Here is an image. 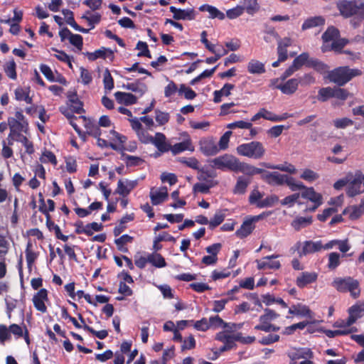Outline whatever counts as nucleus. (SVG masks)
<instances>
[{"instance_id": "1", "label": "nucleus", "mask_w": 364, "mask_h": 364, "mask_svg": "<svg viewBox=\"0 0 364 364\" xmlns=\"http://www.w3.org/2000/svg\"><path fill=\"white\" fill-rule=\"evenodd\" d=\"M362 71L358 68H350L348 66H341L328 72L327 78L338 87H342L350 81L354 77L360 76Z\"/></svg>"}, {"instance_id": "2", "label": "nucleus", "mask_w": 364, "mask_h": 364, "mask_svg": "<svg viewBox=\"0 0 364 364\" xmlns=\"http://www.w3.org/2000/svg\"><path fill=\"white\" fill-rule=\"evenodd\" d=\"M236 150L239 155L254 159L263 158L266 152L263 144L257 141L240 144L237 147Z\"/></svg>"}, {"instance_id": "3", "label": "nucleus", "mask_w": 364, "mask_h": 364, "mask_svg": "<svg viewBox=\"0 0 364 364\" xmlns=\"http://www.w3.org/2000/svg\"><path fill=\"white\" fill-rule=\"evenodd\" d=\"M336 6L340 14L345 18L358 15L360 21L364 19V2L358 5L355 1L339 0Z\"/></svg>"}, {"instance_id": "4", "label": "nucleus", "mask_w": 364, "mask_h": 364, "mask_svg": "<svg viewBox=\"0 0 364 364\" xmlns=\"http://www.w3.org/2000/svg\"><path fill=\"white\" fill-rule=\"evenodd\" d=\"M332 286L338 291H349L350 295L355 299L358 298L360 294L358 281L350 277L345 278L336 277L333 281Z\"/></svg>"}, {"instance_id": "5", "label": "nucleus", "mask_w": 364, "mask_h": 364, "mask_svg": "<svg viewBox=\"0 0 364 364\" xmlns=\"http://www.w3.org/2000/svg\"><path fill=\"white\" fill-rule=\"evenodd\" d=\"M238 161L235 156L226 154L213 159L210 163L213 168L235 172Z\"/></svg>"}, {"instance_id": "6", "label": "nucleus", "mask_w": 364, "mask_h": 364, "mask_svg": "<svg viewBox=\"0 0 364 364\" xmlns=\"http://www.w3.org/2000/svg\"><path fill=\"white\" fill-rule=\"evenodd\" d=\"M347 325H353L364 316V301H358L348 309Z\"/></svg>"}, {"instance_id": "7", "label": "nucleus", "mask_w": 364, "mask_h": 364, "mask_svg": "<svg viewBox=\"0 0 364 364\" xmlns=\"http://www.w3.org/2000/svg\"><path fill=\"white\" fill-rule=\"evenodd\" d=\"M262 179L272 186H282L285 183L287 174H281L279 172H268L262 175Z\"/></svg>"}, {"instance_id": "8", "label": "nucleus", "mask_w": 364, "mask_h": 364, "mask_svg": "<svg viewBox=\"0 0 364 364\" xmlns=\"http://www.w3.org/2000/svg\"><path fill=\"white\" fill-rule=\"evenodd\" d=\"M289 117V116L288 115L287 113H284L282 116H278V115L262 108L259 110V112H257L256 114H255L252 117L251 121L255 122V121L258 120L259 119H260L261 117H262L265 119H267V120H269L272 122H279V121L284 120V119H287Z\"/></svg>"}, {"instance_id": "9", "label": "nucleus", "mask_w": 364, "mask_h": 364, "mask_svg": "<svg viewBox=\"0 0 364 364\" xmlns=\"http://www.w3.org/2000/svg\"><path fill=\"white\" fill-rule=\"evenodd\" d=\"M48 300V291L46 289H40L33 298V302L35 308L42 312L45 313L47 311L45 301Z\"/></svg>"}, {"instance_id": "10", "label": "nucleus", "mask_w": 364, "mask_h": 364, "mask_svg": "<svg viewBox=\"0 0 364 364\" xmlns=\"http://www.w3.org/2000/svg\"><path fill=\"white\" fill-rule=\"evenodd\" d=\"M149 139V141H151V143L153 144L161 153L167 152L171 148V145L166 143V136L162 133L157 132L154 136Z\"/></svg>"}, {"instance_id": "11", "label": "nucleus", "mask_w": 364, "mask_h": 364, "mask_svg": "<svg viewBox=\"0 0 364 364\" xmlns=\"http://www.w3.org/2000/svg\"><path fill=\"white\" fill-rule=\"evenodd\" d=\"M199 145L200 151L205 156H213L219 151L218 146L212 139H202Z\"/></svg>"}, {"instance_id": "12", "label": "nucleus", "mask_w": 364, "mask_h": 364, "mask_svg": "<svg viewBox=\"0 0 364 364\" xmlns=\"http://www.w3.org/2000/svg\"><path fill=\"white\" fill-rule=\"evenodd\" d=\"M89 60L94 61L97 58L106 59L107 58L113 61L114 58V53L109 48L102 47L93 53L87 52L86 53Z\"/></svg>"}, {"instance_id": "13", "label": "nucleus", "mask_w": 364, "mask_h": 364, "mask_svg": "<svg viewBox=\"0 0 364 364\" xmlns=\"http://www.w3.org/2000/svg\"><path fill=\"white\" fill-rule=\"evenodd\" d=\"M8 124L10 129L9 135H14V134L18 132H24L26 134L28 131V123L27 121L17 122L16 119H14L13 117H9Z\"/></svg>"}, {"instance_id": "14", "label": "nucleus", "mask_w": 364, "mask_h": 364, "mask_svg": "<svg viewBox=\"0 0 364 364\" xmlns=\"http://www.w3.org/2000/svg\"><path fill=\"white\" fill-rule=\"evenodd\" d=\"M360 175L356 176L347 186L346 194L349 197H354L363 192Z\"/></svg>"}, {"instance_id": "15", "label": "nucleus", "mask_w": 364, "mask_h": 364, "mask_svg": "<svg viewBox=\"0 0 364 364\" xmlns=\"http://www.w3.org/2000/svg\"><path fill=\"white\" fill-rule=\"evenodd\" d=\"M317 277L318 274L316 272H304L297 277L296 279V284L299 288H304L306 285L316 282Z\"/></svg>"}, {"instance_id": "16", "label": "nucleus", "mask_w": 364, "mask_h": 364, "mask_svg": "<svg viewBox=\"0 0 364 364\" xmlns=\"http://www.w3.org/2000/svg\"><path fill=\"white\" fill-rule=\"evenodd\" d=\"M298 86L299 79L291 78L284 84L276 85V88L280 90L285 95H292L296 91Z\"/></svg>"}, {"instance_id": "17", "label": "nucleus", "mask_w": 364, "mask_h": 364, "mask_svg": "<svg viewBox=\"0 0 364 364\" xmlns=\"http://www.w3.org/2000/svg\"><path fill=\"white\" fill-rule=\"evenodd\" d=\"M321 249H323V245L321 241H305L304 242L302 250L299 252V254L300 257H302L303 255L319 252Z\"/></svg>"}, {"instance_id": "18", "label": "nucleus", "mask_w": 364, "mask_h": 364, "mask_svg": "<svg viewBox=\"0 0 364 364\" xmlns=\"http://www.w3.org/2000/svg\"><path fill=\"white\" fill-rule=\"evenodd\" d=\"M288 356L291 360L295 361L301 358H312L314 354L309 348H299L289 352Z\"/></svg>"}, {"instance_id": "19", "label": "nucleus", "mask_w": 364, "mask_h": 364, "mask_svg": "<svg viewBox=\"0 0 364 364\" xmlns=\"http://www.w3.org/2000/svg\"><path fill=\"white\" fill-rule=\"evenodd\" d=\"M67 97L74 112L77 114L85 112V109H83V104L79 100L76 92H68Z\"/></svg>"}, {"instance_id": "20", "label": "nucleus", "mask_w": 364, "mask_h": 364, "mask_svg": "<svg viewBox=\"0 0 364 364\" xmlns=\"http://www.w3.org/2000/svg\"><path fill=\"white\" fill-rule=\"evenodd\" d=\"M150 198L154 205H159L164 202L168 198V191L166 187H161L159 191L154 192V188L151 189Z\"/></svg>"}, {"instance_id": "21", "label": "nucleus", "mask_w": 364, "mask_h": 364, "mask_svg": "<svg viewBox=\"0 0 364 364\" xmlns=\"http://www.w3.org/2000/svg\"><path fill=\"white\" fill-rule=\"evenodd\" d=\"M114 95L119 103H123L126 106L134 105L137 102V97L129 92H117Z\"/></svg>"}, {"instance_id": "22", "label": "nucleus", "mask_w": 364, "mask_h": 364, "mask_svg": "<svg viewBox=\"0 0 364 364\" xmlns=\"http://www.w3.org/2000/svg\"><path fill=\"white\" fill-rule=\"evenodd\" d=\"M302 190L304 191L300 194V196L302 198L308 199L313 203L318 202L319 203L320 200H322V196L316 193L313 187L308 188L305 186Z\"/></svg>"}, {"instance_id": "23", "label": "nucleus", "mask_w": 364, "mask_h": 364, "mask_svg": "<svg viewBox=\"0 0 364 364\" xmlns=\"http://www.w3.org/2000/svg\"><path fill=\"white\" fill-rule=\"evenodd\" d=\"M79 119H82L85 122V126L87 129L86 132L88 135L95 138H98L101 135V130L97 125L92 124L90 120L87 119L85 116H80Z\"/></svg>"}, {"instance_id": "24", "label": "nucleus", "mask_w": 364, "mask_h": 364, "mask_svg": "<svg viewBox=\"0 0 364 364\" xmlns=\"http://www.w3.org/2000/svg\"><path fill=\"white\" fill-rule=\"evenodd\" d=\"M255 226L252 220H246L243 222L240 229H238L235 234L240 238H244L249 235L253 230Z\"/></svg>"}, {"instance_id": "25", "label": "nucleus", "mask_w": 364, "mask_h": 364, "mask_svg": "<svg viewBox=\"0 0 364 364\" xmlns=\"http://www.w3.org/2000/svg\"><path fill=\"white\" fill-rule=\"evenodd\" d=\"M309 68L314 69L321 75H324L326 73L328 74L329 72V66L317 58H311L309 63Z\"/></svg>"}, {"instance_id": "26", "label": "nucleus", "mask_w": 364, "mask_h": 364, "mask_svg": "<svg viewBox=\"0 0 364 364\" xmlns=\"http://www.w3.org/2000/svg\"><path fill=\"white\" fill-rule=\"evenodd\" d=\"M325 19L321 16H314L307 18L302 25V30H306L316 26H323Z\"/></svg>"}, {"instance_id": "27", "label": "nucleus", "mask_w": 364, "mask_h": 364, "mask_svg": "<svg viewBox=\"0 0 364 364\" xmlns=\"http://www.w3.org/2000/svg\"><path fill=\"white\" fill-rule=\"evenodd\" d=\"M235 87L234 85L226 83L223 87L220 90H215L213 93L214 99L213 101L215 103L221 102V97L223 96L228 97L231 94V90Z\"/></svg>"}, {"instance_id": "28", "label": "nucleus", "mask_w": 364, "mask_h": 364, "mask_svg": "<svg viewBox=\"0 0 364 364\" xmlns=\"http://www.w3.org/2000/svg\"><path fill=\"white\" fill-rule=\"evenodd\" d=\"M199 10L201 11H208L209 13V18H218L223 20L225 18L224 13L219 11L217 8L210 5H202L200 6Z\"/></svg>"}, {"instance_id": "29", "label": "nucleus", "mask_w": 364, "mask_h": 364, "mask_svg": "<svg viewBox=\"0 0 364 364\" xmlns=\"http://www.w3.org/2000/svg\"><path fill=\"white\" fill-rule=\"evenodd\" d=\"M217 181L213 180L207 181L206 183H197L193 187L194 193H208L210 191V188L216 186Z\"/></svg>"}, {"instance_id": "30", "label": "nucleus", "mask_w": 364, "mask_h": 364, "mask_svg": "<svg viewBox=\"0 0 364 364\" xmlns=\"http://www.w3.org/2000/svg\"><path fill=\"white\" fill-rule=\"evenodd\" d=\"M247 70L252 74H262L265 72V68L262 63L256 60H251L248 63Z\"/></svg>"}, {"instance_id": "31", "label": "nucleus", "mask_w": 364, "mask_h": 364, "mask_svg": "<svg viewBox=\"0 0 364 364\" xmlns=\"http://www.w3.org/2000/svg\"><path fill=\"white\" fill-rule=\"evenodd\" d=\"M312 223V217H298L291 222V226L296 230H299L301 228H306L311 225Z\"/></svg>"}, {"instance_id": "32", "label": "nucleus", "mask_w": 364, "mask_h": 364, "mask_svg": "<svg viewBox=\"0 0 364 364\" xmlns=\"http://www.w3.org/2000/svg\"><path fill=\"white\" fill-rule=\"evenodd\" d=\"M311 58L308 53H302L299 56L294 58L292 64L294 67L298 70L301 68L303 65H306L309 68V63Z\"/></svg>"}, {"instance_id": "33", "label": "nucleus", "mask_w": 364, "mask_h": 364, "mask_svg": "<svg viewBox=\"0 0 364 364\" xmlns=\"http://www.w3.org/2000/svg\"><path fill=\"white\" fill-rule=\"evenodd\" d=\"M195 11L191 9H178L176 16H173L175 20H193L195 18Z\"/></svg>"}, {"instance_id": "34", "label": "nucleus", "mask_w": 364, "mask_h": 364, "mask_svg": "<svg viewBox=\"0 0 364 364\" xmlns=\"http://www.w3.org/2000/svg\"><path fill=\"white\" fill-rule=\"evenodd\" d=\"M149 262L156 267L161 268L166 265L164 258L158 253H152L148 255Z\"/></svg>"}, {"instance_id": "35", "label": "nucleus", "mask_w": 364, "mask_h": 364, "mask_svg": "<svg viewBox=\"0 0 364 364\" xmlns=\"http://www.w3.org/2000/svg\"><path fill=\"white\" fill-rule=\"evenodd\" d=\"M289 313L291 314L299 316H309L311 314V310L308 306L299 304L297 305H293L289 309Z\"/></svg>"}, {"instance_id": "36", "label": "nucleus", "mask_w": 364, "mask_h": 364, "mask_svg": "<svg viewBox=\"0 0 364 364\" xmlns=\"http://www.w3.org/2000/svg\"><path fill=\"white\" fill-rule=\"evenodd\" d=\"M332 97H333V87H322L318 92L317 99L320 102H326Z\"/></svg>"}, {"instance_id": "37", "label": "nucleus", "mask_w": 364, "mask_h": 364, "mask_svg": "<svg viewBox=\"0 0 364 364\" xmlns=\"http://www.w3.org/2000/svg\"><path fill=\"white\" fill-rule=\"evenodd\" d=\"M60 112L68 119L70 120V125L74 128V129L78 133V134L81 136V132L78 126L76 123L74 122V119H76L77 117L73 114V110H70L68 108H60Z\"/></svg>"}, {"instance_id": "38", "label": "nucleus", "mask_w": 364, "mask_h": 364, "mask_svg": "<svg viewBox=\"0 0 364 364\" xmlns=\"http://www.w3.org/2000/svg\"><path fill=\"white\" fill-rule=\"evenodd\" d=\"M191 143L190 141H184L180 143L175 144L171 146L170 150L173 154H179L185 150L193 151V148H191Z\"/></svg>"}, {"instance_id": "39", "label": "nucleus", "mask_w": 364, "mask_h": 364, "mask_svg": "<svg viewBox=\"0 0 364 364\" xmlns=\"http://www.w3.org/2000/svg\"><path fill=\"white\" fill-rule=\"evenodd\" d=\"M339 36V31L333 26H330L322 35L323 42H329L337 38Z\"/></svg>"}, {"instance_id": "40", "label": "nucleus", "mask_w": 364, "mask_h": 364, "mask_svg": "<svg viewBox=\"0 0 364 364\" xmlns=\"http://www.w3.org/2000/svg\"><path fill=\"white\" fill-rule=\"evenodd\" d=\"M284 184H287L292 191L302 190L305 188V186L303 184V183L296 181L294 178L289 176V175H287Z\"/></svg>"}, {"instance_id": "41", "label": "nucleus", "mask_w": 364, "mask_h": 364, "mask_svg": "<svg viewBox=\"0 0 364 364\" xmlns=\"http://www.w3.org/2000/svg\"><path fill=\"white\" fill-rule=\"evenodd\" d=\"M279 201V197L276 195H272L266 198L259 201L257 204L258 208L271 207Z\"/></svg>"}, {"instance_id": "42", "label": "nucleus", "mask_w": 364, "mask_h": 364, "mask_svg": "<svg viewBox=\"0 0 364 364\" xmlns=\"http://www.w3.org/2000/svg\"><path fill=\"white\" fill-rule=\"evenodd\" d=\"M123 160L126 161L127 166H136L144 162V160L138 156H130L122 153Z\"/></svg>"}, {"instance_id": "43", "label": "nucleus", "mask_w": 364, "mask_h": 364, "mask_svg": "<svg viewBox=\"0 0 364 364\" xmlns=\"http://www.w3.org/2000/svg\"><path fill=\"white\" fill-rule=\"evenodd\" d=\"M279 316V315L274 311L269 309H265L264 314L259 317V321L261 323H269V321H273L278 318Z\"/></svg>"}, {"instance_id": "44", "label": "nucleus", "mask_w": 364, "mask_h": 364, "mask_svg": "<svg viewBox=\"0 0 364 364\" xmlns=\"http://www.w3.org/2000/svg\"><path fill=\"white\" fill-rule=\"evenodd\" d=\"M237 172H241L246 175L252 176L253 175V166H252L249 164L245 163V162H241L239 160L235 173H237Z\"/></svg>"}, {"instance_id": "45", "label": "nucleus", "mask_w": 364, "mask_h": 364, "mask_svg": "<svg viewBox=\"0 0 364 364\" xmlns=\"http://www.w3.org/2000/svg\"><path fill=\"white\" fill-rule=\"evenodd\" d=\"M245 5V9L249 14H254L259 11V6L257 0H244Z\"/></svg>"}, {"instance_id": "46", "label": "nucleus", "mask_w": 364, "mask_h": 364, "mask_svg": "<svg viewBox=\"0 0 364 364\" xmlns=\"http://www.w3.org/2000/svg\"><path fill=\"white\" fill-rule=\"evenodd\" d=\"M300 178L309 182L314 181L319 178V175L311 169L306 168L303 171Z\"/></svg>"}, {"instance_id": "47", "label": "nucleus", "mask_w": 364, "mask_h": 364, "mask_svg": "<svg viewBox=\"0 0 364 364\" xmlns=\"http://www.w3.org/2000/svg\"><path fill=\"white\" fill-rule=\"evenodd\" d=\"M4 71L9 77L13 80L16 79V63L14 60L6 63Z\"/></svg>"}, {"instance_id": "48", "label": "nucleus", "mask_w": 364, "mask_h": 364, "mask_svg": "<svg viewBox=\"0 0 364 364\" xmlns=\"http://www.w3.org/2000/svg\"><path fill=\"white\" fill-rule=\"evenodd\" d=\"M225 219V214L222 213L221 210L217 212L213 218L209 220V228L210 229H214L219 225H220Z\"/></svg>"}, {"instance_id": "49", "label": "nucleus", "mask_w": 364, "mask_h": 364, "mask_svg": "<svg viewBox=\"0 0 364 364\" xmlns=\"http://www.w3.org/2000/svg\"><path fill=\"white\" fill-rule=\"evenodd\" d=\"M39 196L41 197L40 198V201L41 203V205H40L39 207V210L46 214V225L48 227V228L51 230V225H53V222L51 221L50 220V214L48 213V211L47 210V209L46 208V205L44 203V200L43 198V196L41 193H39Z\"/></svg>"}, {"instance_id": "50", "label": "nucleus", "mask_w": 364, "mask_h": 364, "mask_svg": "<svg viewBox=\"0 0 364 364\" xmlns=\"http://www.w3.org/2000/svg\"><path fill=\"white\" fill-rule=\"evenodd\" d=\"M340 264V255L337 252H331L328 255V267L330 269H336Z\"/></svg>"}, {"instance_id": "51", "label": "nucleus", "mask_w": 364, "mask_h": 364, "mask_svg": "<svg viewBox=\"0 0 364 364\" xmlns=\"http://www.w3.org/2000/svg\"><path fill=\"white\" fill-rule=\"evenodd\" d=\"M245 10V7L242 6H237L235 8L230 9L227 11V17L230 19H234L241 16Z\"/></svg>"}, {"instance_id": "52", "label": "nucleus", "mask_w": 364, "mask_h": 364, "mask_svg": "<svg viewBox=\"0 0 364 364\" xmlns=\"http://www.w3.org/2000/svg\"><path fill=\"white\" fill-rule=\"evenodd\" d=\"M349 95L350 93L347 90L341 88L338 86L333 87V97L341 100H346Z\"/></svg>"}, {"instance_id": "53", "label": "nucleus", "mask_w": 364, "mask_h": 364, "mask_svg": "<svg viewBox=\"0 0 364 364\" xmlns=\"http://www.w3.org/2000/svg\"><path fill=\"white\" fill-rule=\"evenodd\" d=\"M136 48L138 50H141V51L139 53H138V54H137L138 57L144 56V57H147L149 58H151V55L150 51L148 48V46H147L146 43L142 42V41H139L136 44Z\"/></svg>"}, {"instance_id": "54", "label": "nucleus", "mask_w": 364, "mask_h": 364, "mask_svg": "<svg viewBox=\"0 0 364 364\" xmlns=\"http://www.w3.org/2000/svg\"><path fill=\"white\" fill-rule=\"evenodd\" d=\"M103 77L105 88L111 90L114 87V80L107 68L105 69Z\"/></svg>"}, {"instance_id": "55", "label": "nucleus", "mask_w": 364, "mask_h": 364, "mask_svg": "<svg viewBox=\"0 0 364 364\" xmlns=\"http://www.w3.org/2000/svg\"><path fill=\"white\" fill-rule=\"evenodd\" d=\"M179 161L181 162L182 164H186L187 166H188L191 168H193L196 170H199V167H198L199 162L194 157L181 158V159H179Z\"/></svg>"}, {"instance_id": "56", "label": "nucleus", "mask_w": 364, "mask_h": 364, "mask_svg": "<svg viewBox=\"0 0 364 364\" xmlns=\"http://www.w3.org/2000/svg\"><path fill=\"white\" fill-rule=\"evenodd\" d=\"M63 15L66 18V23L69 25H70L73 28L76 29L77 28H79V26L77 24V23L75 21L74 17H73V13L69 9H63L62 11Z\"/></svg>"}, {"instance_id": "57", "label": "nucleus", "mask_w": 364, "mask_h": 364, "mask_svg": "<svg viewBox=\"0 0 364 364\" xmlns=\"http://www.w3.org/2000/svg\"><path fill=\"white\" fill-rule=\"evenodd\" d=\"M82 327L85 330L87 331L88 332H90V333L95 336L96 337H97L100 339H104L108 335V332L106 330H102V331H97L95 329H93L92 327L87 326V324H85Z\"/></svg>"}, {"instance_id": "58", "label": "nucleus", "mask_w": 364, "mask_h": 364, "mask_svg": "<svg viewBox=\"0 0 364 364\" xmlns=\"http://www.w3.org/2000/svg\"><path fill=\"white\" fill-rule=\"evenodd\" d=\"M353 124V120L347 117L336 119L333 121L334 126L338 129H343Z\"/></svg>"}, {"instance_id": "59", "label": "nucleus", "mask_w": 364, "mask_h": 364, "mask_svg": "<svg viewBox=\"0 0 364 364\" xmlns=\"http://www.w3.org/2000/svg\"><path fill=\"white\" fill-rule=\"evenodd\" d=\"M40 159L43 163H46L49 161L55 166L57 164V160L55 154L50 151H44Z\"/></svg>"}, {"instance_id": "60", "label": "nucleus", "mask_w": 364, "mask_h": 364, "mask_svg": "<svg viewBox=\"0 0 364 364\" xmlns=\"http://www.w3.org/2000/svg\"><path fill=\"white\" fill-rule=\"evenodd\" d=\"M231 134L232 132L228 131L220 137L219 141V151L225 150L228 147V143Z\"/></svg>"}, {"instance_id": "61", "label": "nucleus", "mask_w": 364, "mask_h": 364, "mask_svg": "<svg viewBox=\"0 0 364 364\" xmlns=\"http://www.w3.org/2000/svg\"><path fill=\"white\" fill-rule=\"evenodd\" d=\"M316 82V79L311 73L304 74L299 79V84L303 86H308Z\"/></svg>"}, {"instance_id": "62", "label": "nucleus", "mask_w": 364, "mask_h": 364, "mask_svg": "<svg viewBox=\"0 0 364 364\" xmlns=\"http://www.w3.org/2000/svg\"><path fill=\"white\" fill-rule=\"evenodd\" d=\"M75 226L76 227L75 232L77 234L84 233L88 236H92L93 235V232L88 230V227H87V225L84 226L83 223L82 221L76 222Z\"/></svg>"}, {"instance_id": "63", "label": "nucleus", "mask_w": 364, "mask_h": 364, "mask_svg": "<svg viewBox=\"0 0 364 364\" xmlns=\"http://www.w3.org/2000/svg\"><path fill=\"white\" fill-rule=\"evenodd\" d=\"M83 39L80 35L72 34L69 38L70 43L75 46L78 50H82L83 45Z\"/></svg>"}, {"instance_id": "64", "label": "nucleus", "mask_w": 364, "mask_h": 364, "mask_svg": "<svg viewBox=\"0 0 364 364\" xmlns=\"http://www.w3.org/2000/svg\"><path fill=\"white\" fill-rule=\"evenodd\" d=\"M156 121L160 124L164 125L168 122L169 115L166 112L156 110Z\"/></svg>"}]
</instances>
